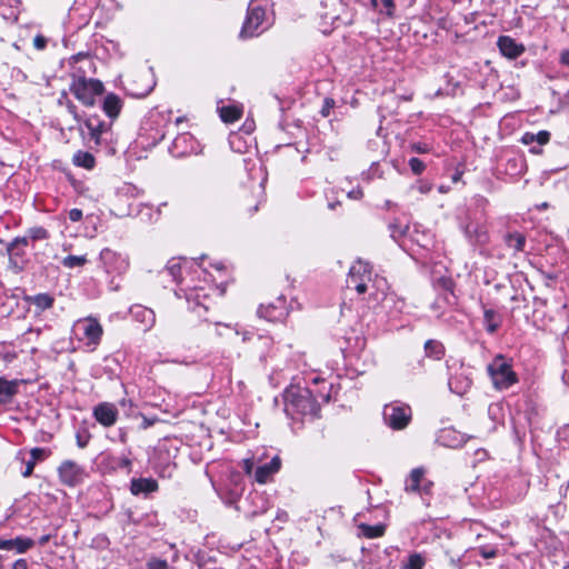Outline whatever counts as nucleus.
<instances>
[{"instance_id": "nucleus-1", "label": "nucleus", "mask_w": 569, "mask_h": 569, "mask_svg": "<svg viewBox=\"0 0 569 569\" xmlns=\"http://www.w3.org/2000/svg\"><path fill=\"white\" fill-rule=\"evenodd\" d=\"M103 83L98 79H87L79 77L70 86V91L84 106L92 107L96 102L94 97L103 93Z\"/></svg>"}, {"instance_id": "nucleus-2", "label": "nucleus", "mask_w": 569, "mask_h": 569, "mask_svg": "<svg viewBox=\"0 0 569 569\" xmlns=\"http://www.w3.org/2000/svg\"><path fill=\"white\" fill-rule=\"evenodd\" d=\"M372 279V270L368 262L358 260L355 262L347 278L348 288H355L358 293L367 291V282Z\"/></svg>"}, {"instance_id": "nucleus-3", "label": "nucleus", "mask_w": 569, "mask_h": 569, "mask_svg": "<svg viewBox=\"0 0 569 569\" xmlns=\"http://www.w3.org/2000/svg\"><path fill=\"white\" fill-rule=\"evenodd\" d=\"M289 405L302 415L317 416L320 407L311 391L308 389L300 390L297 393L287 396Z\"/></svg>"}, {"instance_id": "nucleus-4", "label": "nucleus", "mask_w": 569, "mask_h": 569, "mask_svg": "<svg viewBox=\"0 0 569 569\" xmlns=\"http://www.w3.org/2000/svg\"><path fill=\"white\" fill-rule=\"evenodd\" d=\"M383 418L390 428L401 430L408 426L411 419V410L407 406H386Z\"/></svg>"}, {"instance_id": "nucleus-5", "label": "nucleus", "mask_w": 569, "mask_h": 569, "mask_svg": "<svg viewBox=\"0 0 569 569\" xmlns=\"http://www.w3.org/2000/svg\"><path fill=\"white\" fill-rule=\"evenodd\" d=\"M74 331H81L87 345L97 346L100 342L103 329L96 318L87 317L78 320L73 326Z\"/></svg>"}, {"instance_id": "nucleus-6", "label": "nucleus", "mask_w": 569, "mask_h": 569, "mask_svg": "<svg viewBox=\"0 0 569 569\" xmlns=\"http://www.w3.org/2000/svg\"><path fill=\"white\" fill-rule=\"evenodd\" d=\"M63 485L74 487L83 481L86 472L81 466L71 460L63 461L58 468Z\"/></svg>"}, {"instance_id": "nucleus-7", "label": "nucleus", "mask_w": 569, "mask_h": 569, "mask_svg": "<svg viewBox=\"0 0 569 569\" xmlns=\"http://www.w3.org/2000/svg\"><path fill=\"white\" fill-rule=\"evenodd\" d=\"M264 14V10L260 7L249 9L242 30L240 32V37H253L258 28L262 24Z\"/></svg>"}, {"instance_id": "nucleus-8", "label": "nucleus", "mask_w": 569, "mask_h": 569, "mask_svg": "<svg viewBox=\"0 0 569 569\" xmlns=\"http://www.w3.org/2000/svg\"><path fill=\"white\" fill-rule=\"evenodd\" d=\"M500 158H503L506 160L505 172L507 176H520L525 172L527 168L523 156L518 154L512 150H502Z\"/></svg>"}, {"instance_id": "nucleus-9", "label": "nucleus", "mask_w": 569, "mask_h": 569, "mask_svg": "<svg viewBox=\"0 0 569 569\" xmlns=\"http://www.w3.org/2000/svg\"><path fill=\"white\" fill-rule=\"evenodd\" d=\"M502 238L506 251H510L512 256L525 253L527 239L523 232L519 230H508Z\"/></svg>"}, {"instance_id": "nucleus-10", "label": "nucleus", "mask_w": 569, "mask_h": 569, "mask_svg": "<svg viewBox=\"0 0 569 569\" xmlns=\"http://www.w3.org/2000/svg\"><path fill=\"white\" fill-rule=\"evenodd\" d=\"M519 376L509 359L500 355V391L518 385Z\"/></svg>"}, {"instance_id": "nucleus-11", "label": "nucleus", "mask_w": 569, "mask_h": 569, "mask_svg": "<svg viewBox=\"0 0 569 569\" xmlns=\"http://www.w3.org/2000/svg\"><path fill=\"white\" fill-rule=\"evenodd\" d=\"M281 467V460L278 456L273 457L269 463L257 468L254 479L258 483H266L269 479L279 471Z\"/></svg>"}, {"instance_id": "nucleus-12", "label": "nucleus", "mask_w": 569, "mask_h": 569, "mask_svg": "<svg viewBox=\"0 0 569 569\" xmlns=\"http://www.w3.org/2000/svg\"><path fill=\"white\" fill-rule=\"evenodd\" d=\"M94 417L97 421H99L104 427H110L117 421V409L113 405L110 403H101L94 409Z\"/></svg>"}, {"instance_id": "nucleus-13", "label": "nucleus", "mask_w": 569, "mask_h": 569, "mask_svg": "<svg viewBox=\"0 0 569 569\" xmlns=\"http://www.w3.org/2000/svg\"><path fill=\"white\" fill-rule=\"evenodd\" d=\"M525 52L522 43L516 42L508 36H500V54L508 59H516Z\"/></svg>"}, {"instance_id": "nucleus-14", "label": "nucleus", "mask_w": 569, "mask_h": 569, "mask_svg": "<svg viewBox=\"0 0 569 569\" xmlns=\"http://www.w3.org/2000/svg\"><path fill=\"white\" fill-rule=\"evenodd\" d=\"M34 541L30 538L17 537L14 539H1L0 538V549L2 550H16L19 553L26 552L28 549L32 548Z\"/></svg>"}, {"instance_id": "nucleus-15", "label": "nucleus", "mask_w": 569, "mask_h": 569, "mask_svg": "<svg viewBox=\"0 0 569 569\" xmlns=\"http://www.w3.org/2000/svg\"><path fill=\"white\" fill-rule=\"evenodd\" d=\"M158 489V483L151 478H139L132 479L130 485V491L137 496L140 493L153 492Z\"/></svg>"}, {"instance_id": "nucleus-16", "label": "nucleus", "mask_w": 569, "mask_h": 569, "mask_svg": "<svg viewBox=\"0 0 569 569\" xmlns=\"http://www.w3.org/2000/svg\"><path fill=\"white\" fill-rule=\"evenodd\" d=\"M121 100L114 93H109L106 96L103 101V111L110 118H117L121 110Z\"/></svg>"}, {"instance_id": "nucleus-17", "label": "nucleus", "mask_w": 569, "mask_h": 569, "mask_svg": "<svg viewBox=\"0 0 569 569\" xmlns=\"http://www.w3.org/2000/svg\"><path fill=\"white\" fill-rule=\"evenodd\" d=\"M18 380H7L0 377V396L2 397L0 400L2 402L10 401L18 392Z\"/></svg>"}, {"instance_id": "nucleus-18", "label": "nucleus", "mask_w": 569, "mask_h": 569, "mask_svg": "<svg viewBox=\"0 0 569 569\" xmlns=\"http://www.w3.org/2000/svg\"><path fill=\"white\" fill-rule=\"evenodd\" d=\"M220 118L226 123H233L242 116V108L239 106H226L219 109Z\"/></svg>"}, {"instance_id": "nucleus-19", "label": "nucleus", "mask_w": 569, "mask_h": 569, "mask_svg": "<svg viewBox=\"0 0 569 569\" xmlns=\"http://www.w3.org/2000/svg\"><path fill=\"white\" fill-rule=\"evenodd\" d=\"M425 476V469L423 468H416L410 472L409 479L406 483V491L407 492H419L420 491V485L423 480Z\"/></svg>"}, {"instance_id": "nucleus-20", "label": "nucleus", "mask_w": 569, "mask_h": 569, "mask_svg": "<svg viewBox=\"0 0 569 569\" xmlns=\"http://www.w3.org/2000/svg\"><path fill=\"white\" fill-rule=\"evenodd\" d=\"M73 163L78 167L92 169L94 167V157L86 151H78L73 156Z\"/></svg>"}, {"instance_id": "nucleus-21", "label": "nucleus", "mask_w": 569, "mask_h": 569, "mask_svg": "<svg viewBox=\"0 0 569 569\" xmlns=\"http://www.w3.org/2000/svg\"><path fill=\"white\" fill-rule=\"evenodd\" d=\"M278 302L280 303V309L283 310L286 300L283 298H278ZM273 310L274 308L271 306L261 305L258 312L261 317H264L268 320L273 321L279 319L283 315V311H280L279 315H274Z\"/></svg>"}, {"instance_id": "nucleus-22", "label": "nucleus", "mask_w": 569, "mask_h": 569, "mask_svg": "<svg viewBox=\"0 0 569 569\" xmlns=\"http://www.w3.org/2000/svg\"><path fill=\"white\" fill-rule=\"evenodd\" d=\"M360 529L362 531V535L366 538H378L383 536L386 527L383 525H376V526H369V525H361Z\"/></svg>"}, {"instance_id": "nucleus-23", "label": "nucleus", "mask_w": 569, "mask_h": 569, "mask_svg": "<svg viewBox=\"0 0 569 569\" xmlns=\"http://www.w3.org/2000/svg\"><path fill=\"white\" fill-rule=\"evenodd\" d=\"M426 352L429 357L440 359L443 355V346L439 341L428 340L425 345Z\"/></svg>"}, {"instance_id": "nucleus-24", "label": "nucleus", "mask_w": 569, "mask_h": 569, "mask_svg": "<svg viewBox=\"0 0 569 569\" xmlns=\"http://www.w3.org/2000/svg\"><path fill=\"white\" fill-rule=\"evenodd\" d=\"M32 302L39 309L46 310L52 307L53 298L47 293H39L32 298Z\"/></svg>"}, {"instance_id": "nucleus-25", "label": "nucleus", "mask_w": 569, "mask_h": 569, "mask_svg": "<svg viewBox=\"0 0 569 569\" xmlns=\"http://www.w3.org/2000/svg\"><path fill=\"white\" fill-rule=\"evenodd\" d=\"M425 560L421 555L412 553L409 556L408 561L402 565V569H422Z\"/></svg>"}, {"instance_id": "nucleus-26", "label": "nucleus", "mask_w": 569, "mask_h": 569, "mask_svg": "<svg viewBox=\"0 0 569 569\" xmlns=\"http://www.w3.org/2000/svg\"><path fill=\"white\" fill-rule=\"evenodd\" d=\"M485 327L489 333H493L497 329L496 312L492 309L485 310Z\"/></svg>"}, {"instance_id": "nucleus-27", "label": "nucleus", "mask_w": 569, "mask_h": 569, "mask_svg": "<svg viewBox=\"0 0 569 569\" xmlns=\"http://www.w3.org/2000/svg\"><path fill=\"white\" fill-rule=\"evenodd\" d=\"M87 262L86 256H67L62 260V264L67 268L81 267Z\"/></svg>"}, {"instance_id": "nucleus-28", "label": "nucleus", "mask_w": 569, "mask_h": 569, "mask_svg": "<svg viewBox=\"0 0 569 569\" xmlns=\"http://www.w3.org/2000/svg\"><path fill=\"white\" fill-rule=\"evenodd\" d=\"M28 246V238L26 237H18L14 238L11 242L7 246V252L8 254H12V251L16 249H22Z\"/></svg>"}, {"instance_id": "nucleus-29", "label": "nucleus", "mask_w": 569, "mask_h": 569, "mask_svg": "<svg viewBox=\"0 0 569 569\" xmlns=\"http://www.w3.org/2000/svg\"><path fill=\"white\" fill-rule=\"evenodd\" d=\"M137 316H142V319L147 322V328H150L154 323V315L152 310L139 308L136 312Z\"/></svg>"}, {"instance_id": "nucleus-30", "label": "nucleus", "mask_w": 569, "mask_h": 569, "mask_svg": "<svg viewBox=\"0 0 569 569\" xmlns=\"http://www.w3.org/2000/svg\"><path fill=\"white\" fill-rule=\"evenodd\" d=\"M86 127L89 129L91 138L99 143L102 124L93 126L90 121H86Z\"/></svg>"}, {"instance_id": "nucleus-31", "label": "nucleus", "mask_w": 569, "mask_h": 569, "mask_svg": "<svg viewBox=\"0 0 569 569\" xmlns=\"http://www.w3.org/2000/svg\"><path fill=\"white\" fill-rule=\"evenodd\" d=\"M147 569H169L168 562L162 559L151 558L147 562Z\"/></svg>"}, {"instance_id": "nucleus-32", "label": "nucleus", "mask_w": 569, "mask_h": 569, "mask_svg": "<svg viewBox=\"0 0 569 569\" xmlns=\"http://www.w3.org/2000/svg\"><path fill=\"white\" fill-rule=\"evenodd\" d=\"M533 140H535V143H538L539 146H543V144L548 143V141L550 140V132L547 130H541L537 133H533Z\"/></svg>"}, {"instance_id": "nucleus-33", "label": "nucleus", "mask_w": 569, "mask_h": 569, "mask_svg": "<svg viewBox=\"0 0 569 569\" xmlns=\"http://www.w3.org/2000/svg\"><path fill=\"white\" fill-rule=\"evenodd\" d=\"M49 452L43 448H33L30 450L31 460L39 461L48 457Z\"/></svg>"}, {"instance_id": "nucleus-34", "label": "nucleus", "mask_w": 569, "mask_h": 569, "mask_svg": "<svg viewBox=\"0 0 569 569\" xmlns=\"http://www.w3.org/2000/svg\"><path fill=\"white\" fill-rule=\"evenodd\" d=\"M499 289H500V297H502L503 299L508 298L510 301L519 300V296L517 293L512 295L510 288L507 287L506 284L500 283Z\"/></svg>"}, {"instance_id": "nucleus-35", "label": "nucleus", "mask_w": 569, "mask_h": 569, "mask_svg": "<svg viewBox=\"0 0 569 569\" xmlns=\"http://www.w3.org/2000/svg\"><path fill=\"white\" fill-rule=\"evenodd\" d=\"M409 166L415 174H420L425 170V163L418 158H411Z\"/></svg>"}, {"instance_id": "nucleus-36", "label": "nucleus", "mask_w": 569, "mask_h": 569, "mask_svg": "<svg viewBox=\"0 0 569 569\" xmlns=\"http://www.w3.org/2000/svg\"><path fill=\"white\" fill-rule=\"evenodd\" d=\"M499 539H500V549L502 548L505 551L508 550L506 548L507 546L508 547H512L515 545L513 537L511 535H509V533L503 535V533L500 532Z\"/></svg>"}, {"instance_id": "nucleus-37", "label": "nucleus", "mask_w": 569, "mask_h": 569, "mask_svg": "<svg viewBox=\"0 0 569 569\" xmlns=\"http://www.w3.org/2000/svg\"><path fill=\"white\" fill-rule=\"evenodd\" d=\"M48 237V232L43 228H36L31 230V238L33 240L46 239Z\"/></svg>"}, {"instance_id": "nucleus-38", "label": "nucleus", "mask_w": 569, "mask_h": 569, "mask_svg": "<svg viewBox=\"0 0 569 569\" xmlns=\"http://www.w3.org/2000/svg\"><path fill=\"white\" fill-rule=\"evenodd\" d=\"M33 46L38 49V50H42L46 48L47 46V39L42 36H37L34 39H33Z\"/></svg>"}, {"instance_id": "nucleus-39", "label": "nucleus", "mask_w": 569, "mask_h": 569, "mask_svg": "<svg viewBox=\"0 0 569 569\" xmlns=\"http://www.w3.org/2000/svg\"><path fill=\"white\" fill-rule=\"evenodd\" d=\"M36 463H37V462H36V461H33V460H31V459H30L29 461H27V462H26V469H24V471L22 472V476H23L24 478H28V477H30V476L32 475Z\"/></svg>"}, {"instance_id": "nucleus-40", "label": "nucleus", "mask_w": 569, "mask_h": 569, "mask_svg": "<svg viewBox=\"0 0 569 569\" xmlns=\"http://www.w3.org/2000/svg\"><path fill=\"white\" fill-rule=\"evenodd\" d=\"M69 219L77 222L82 219V211L80 209H71L69 211Z\"/></svg>"}, {"instance_id": "nucleus-41", "label": "nucleus", "mask_w": 569, "mask_h": 569, "mask_svg": "<svg viewBox=\"0 0 569 569\" xmlns=\"http://www.w3.org/2000/svg\"><path fill=\"white\" fill-rule=\"evenodd\" d=\"M488 372L489 375L491 376L492 378V383H493V387L495 388H498V378L496 376L497 371H496V367H495V363H490L488 366Z\"/></svg>"}, {"instance_id": "nucleus-42", "label": "nucleus", "mask_w": 569, "mask_h": 569, "mask_svg": "<svg viewBox=\"0 0 569 569\" xmlns=\"http://www.w3.org/2000/svg\"><path fill=\"white\" fill-rule=\"evenodd\" d=\"M431 487H432V482L429 481V480H426L423 478V480L421 481V485H420V493H430L431 491Z\"/></svg>"}, {"instance_id": "nucleus-43", "label": "nucleus", "mask_w": 569, "mask_h": 569, "mask_svg": "<svg viewBox=\"0 0 569 569\" xmlns=\"http://www.w3.org/2000/svg\"><path fill=\"white\" fill-rule=\"evenodd\" d=\"M521 142L523 144H527V146H531L535 143V140H533V133L532 132H526L523 133L522 138H521Z\"/></svg>"}, {"instance_id": "nucleus-44", "label": "nucleus", "mask_w": 569, "mask_h": 569, "mask_svg": "<svg viewBox=\"0 0 569 569\" xmlns=\"http://www.w3.org/2000/svg\"><path fill=\"white\" fill-rule=\"evenodd\" d=\"M333 100L332 99H326L325 100V107L322 108V116L323 117H327L329 114V109L333 106Z\"/></svg>"}, {"instance_id": "nucleus-45", "label": "nucleus", "mask_w": 569, "mask_h": 569, "mask_svg": "<svg viewBox=\"0 0 569 569\" xmlns=\"http://www.w3.org/2000/svg\"><path fill=\"white\" fill-rule=\"evenodd\" d=\"M168 270L170 271V273L173 276V277H177L179 271H180V266L178 262H171L169 266H168Z\"/></svg>"}, {"instance_id": "nucleus-46", "label": "nucleus", "mask_w": 569, "mask_h": 569, "mask_svg": "<svg viewBox=\"0 0 569 569\" xmlns=\"http://www.w3.org/2000/svg\"><path fill=\"white\" fill-rule=\"evenodd\" d=\"M383 6L387 8V14L391 17L395 9L393 0H383Z\"/></svg>"}, {"instance_id": "nucleus-47", "label": "nucleus", "mask_w": 569, "mask_h": 569, "mask_svg": "<svg viewBox=\"0 0 569 569\" xmlns=\"http://www.w3.org/2000/svg\"><path fill=\"white\" fill-rule=\"evenodd\" d=\"M253 460L252 459H244L243 460V469L246 471V473L250 475L252 472V469H253Z\"/></svg>"}, {"instance_id": "nucleus-48", "label": "nucleus", "mask_w": 569, "mask_h": 569, "mask_svg": "<svg viewBox=\"0 0 569 569\" xmlns=\"http://www.w3.org/2000/svg\"><path fill=\"white\" fill-rule=\"evenodd\" d=\"M560 62L561 64L569 67V49L561 52Z\"/></svg>"}, {"instance_id": "nucleus-49", "label": "nucleus", "mask_w": 569, "mask_h": 569, "mask_svg": "<svg viewBox=\"0 0 569 569\" xmlns=\"http://www.w3.org/2000/svg\"><path fill=\"white\" fill-rule=\"evenodd\" d=\"M23 254V250L22 249H16L12 251V254H9L10 257V263L13 264V266H17V261L14 259V257L17 256H21Z\"/></svg>"}, {"instance_id": "nucleus-50", "label": "nucleus", "mask_w": 569, "mask_h": 569, "mask_svg": "<svg viewBox=\"0 0 569 569\" xmlns=\"http://www.w3.org/2000/svg\"><path fill=\"white\" fill-rule=\"evenodd\" d=\"M28 563L24 559H19L13 563V569H27Z\"/></svg>"}, {"instance_id": "nucleus-51", "label": "nucleus", "mask_w": 569, "mask_h": 569, "mask_svg": "<svg viewBox=\"0 0 569 569\" xmlns=\"http://www.w3.org/2000/svg\"><path fill=\"white\" fill-rule=\"evenodd\" d=\"M480 553H481V556H482L483 558H493V557H496V551H495L493 549H491V550L487 551L486 549H483V548H482V549L480 550Z\"/></svg>"}, {"instance_id": "nucleus-52", "label": "nucleus", "mask_w": 569, "mask_h": 569, "mask_svg": "<svg viewBox=\"0 0 569 569\" xmlns=\"http://www.w3.org/2000/svg\"><path fill=\"white\" fill-rule=\"evenodd\" d=\"M541 147H542V146H539L538 143H537V146L531 144V147H530L529 151H530L531 153H535V154H540V153L542 152Z\"/></svg>"}, {"instance_id": "nucleus-53", "label": "nucleus", "mask_w": 569, "mask_h": 569, "mask_svg": "<svg viewBox=\"0 0 569 569\" xmlns=\"http://www.w3.org/2000/svg\"><path fill=\"white\" fill-rule=\"evenodd\" d=\"M430 189H431V187L429 184H427V183H422V184L419 186V191L421 193H427V192L430 191Z\"/></svg>"}, {"instance_id": "nucleus-54", "label": "nucleus", "mask_w": 569, "mask_h": 569, "mask_svg": "<svg viewBox=\"0 0 569 569\" xmlns=\"http://www.w3.org/2000/svg\"><path fill=\"white\" fill-rule=\"evenodd\" d=\"M51 536L50 535H44L42 536L40 539H39V543L41 546H44L46 543H48V541L50 540Z\"/></svg>"}, {"instance_id": "nucleus-55", "label": "nucleus", "mask_w": 569, "mask_h": 569, "mask_svg": "<svg viewBox=\"0 0 569 569\" xmlns=\"http://www.w3.org/2000/svg\"><path fill=\"white\" fill-rule=\"evenodd\" d=\"M412 149L420 153L426 152V148L421 147L420 144H413Z\"/></svg>"}, {"instance_id": "nucleus-56", "label": "nucleus", "mask_w": 569, "mask_h": 569, "mask_svg": "<svg viewBox=\"0 0 569 569\" xmlns=\"http://www.w3.org/2000/svg\"><path fill=\"white\" fill-rule=\"evenodd\" d=\"M168 203L167 202H163L161 204H159L158 209H157V212L158 213H161V211H163V208L162 207H166Z\"/></svg>"}, {"instance_id": "nucleus-57", "label": "nucleus", "mask_w": 569, "mask_h": 569, "mask_svg": "<svg viewBox=\"0 0 569 569\" xmlns=\"http://www.w3.org/2000/svg\"><path fill=\"white\" fill-rule=\"evenodd\" d=\"M371 4L373 8H376L378 6V0H371Z\"/></svg>"}, {"instance_id": "nucleus-58", "label": "nucleus", "mask_w": 569, "mask_h": 569, "mask_svg": "<svg viewBox=\"0 0 569 569\" xmlns=\"http://www.w3.org/2000/svg\"><path fill=\"white\" fill-rule=\"evenodd\" d=\"M349 196H350V197H356V193H353V192H349Z\"/></svg>"}, {"instance_id": "nucleus-59", "label": "nucleus", "mask_w": 569, "mask_h": 569, "mask_svg": "<svg viewBox=\"0 0 569 569\" xmlns=\"http://www.w3.org/2000/svg\"><path fill=\"white\" fill-rule=\"evenodd\" d=\"M349 196H350V197H356V193H353V192H349Z\"/></svg>"}, {"instance_id": "nucleus-60", "label": "nucleus", "mask_w": 569, "mask_h": 569, "mask_svg": "<svg viewBox=\"0 0 569 569\" xmlns=\"http://www.w3.org/2000/svg\"><path fill=\"white\" fill-rule=\"evenodd\" d=\"M453 2H459V0H452Z\"/></svg>"}, {"instance_id": "nucleus-61", "label": "nucleus", "mask_w": 569, "mask_h": 569, "mask_svg": "<svg viewBox=\"0 0 569 569\" xmlns=\"http://www.w3.org/2000/svg\"><path fill=\"white\" fill-rule=\"evenodd\" d=\"M2 402V400H0V403Z\"/></svg>"}]
</instances>
